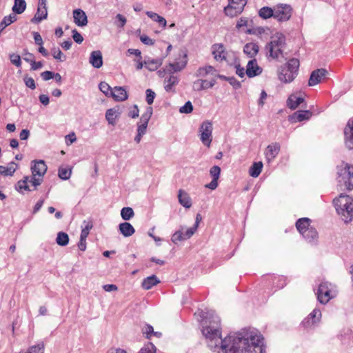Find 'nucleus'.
<instances>
[{
    "mask_svg": "<svg viewBox=\"0 0 353 353\" xmlns=\"http://www.w3.org/2000/svg\"><path fill=\"white\" fill-rule=\"evenodd\" d=\"M212 321L203 327L202 333L208 346L217 353H263V336L256 329L244 328L233 334L221 338L220 319L211 314Z\"/></svg>",
    "mask_w": 353,
    "mask_h": 353,
    "instance_id": "obj_1",
    "label": "nucleus"
},
{
    "mask_svg": "<svg viewBox=\"0 0 353 353\" xmlns=\"http://www.w3.org/2000/svg\"><path fill=\"white\" fill-rule=\"evenodd\" d=\"M352 201L353 200L350 196L343 194L333 201L337 213L345 223L351 221L353 218Z\"/></svg>",
    "mask_w": 353,
    "mask_h": 353,
    "instance_id": "obj_2",
    "label": "nucleus"
},
{
    "mask_svg": "<svg viewBox=\"0 0 353 353\" xmlns=\"http://www.w3.org/2000/svg\"><path fill=\"white\" fill-rule=\"evenodd\" d=\"M299 68V61L297 59H291L286 64L279 68V79L285 83H291L297 76Z\"/></svg>",
    "mask_w": 353,
    "mask_h": 353,
    "instance_id": "obj_3",
    "label": "nucleus"
},
{
    "mask_svg": "<svg viewBox=\"0 0 353 353\" xmlns=\"http://www.w3.org/2000/svg\"><path fill=\"white\" fill-rule=\"evenodd\" d=\"M31 163L32 176L30 183L34 187V190H36L41 184L48 168L43 160H34Z\"/></svg>",
    "mask_w": 353,
    "mask_h": 353,
    "instance_id": "obj_4",
    "label": "nucleus"
},
{
    "mask_svg": "<svg viewBox=\"0 0 353 353\" xmlns=\"http://www.w3.org/2000/svg\"><path fill=\"white\" fill-rule=\"evenodd\" d=\"M337 170L339 183L348 190L353 189V166L342 162Z\"/></svg>",
    "mask_w": 353,
    "mask_h": 353,
    "instance_id": "obj_5",
    "label": "nucleus"
},
{
    "mask_svg": "<svg viewBox=\"0 0 353 353\" xmlns=\"http://www.w3.org/2000/svg\"><path fill=\"white\" fill-rule=\"evenodd\" d=\"M285 45V38L280 34L273 37L272 40L266 46L267 53L273 59L279 57L282 54V49Z\"/></svg>",
    "mask_w": 353,
    "mask_h": 353,
    "instance_id": "obj_6",
    "label": "nucleus"
},
{
    "mask_svg": "<svg viewBox=\"0 0 353 353\" xmlns=\"http://www.w3.org/2000/svg\"><path fill=\"white\" fill-rule=\"evenodd\" d=\"M228 1L229 4L224 8V13L231 18L241 14L248 3V0H228Z\"/></svg>",
    "mask_w": 353,
    "mask_h": 353,
    "instance_id": "obj_7",
    "label": "nucleus"
},
{
    "mask_svg": "<svg viewBox=\"0 0 353 353\" xmlns=\"http://www.w3.org/2000/svg\"><path fill=\"white\" fill-rule=\"evenodd\" d=\"M212 123L208 120L203 121L199 129L201 142L207 147H210L212 141Z\"/></svg>",
    "mask_w": 353,
    "mask_h": 353,
    "instance_id": "obj_8",
    "label": "nucleus"
},
{
    "mask_svg": "<svg viewBox=\"0 0 353 353\" xmlns=\"http://www.w3.org/2000/svg\"><path fill=\"white\" fill-rule=\"evenodd\" d=\"M332 285L328 282H322L317 291V299L322 304H326L335 294L332 291Z\"/></svg>",
    "mask_w": 353,
    "mask_h": 353,
    "instance_id": "obj_9",
    "label": "nucleus"
},
{
    "mask_svg": "<svg viewBox=\"0 0 353 353\" xmlns=\"http://www.w3.org/2000/svg\"><path fill=\"white\" fill-rule=\"evenodd\" d=\"M292 13V8L288 4H278L274 6V19L279 21H288Z\"/></svg>",
    "mask_w": 353,
    "mask_h": 353,
    "instance_id": "obj_10",
    "label": "nucleus"
},
{
    "mask_svg": "<svg viewBox=\"0 0 353 353\" xmlns=\"http://www.w3.org/2000/svg\"><path fill=\"white\" fill-rule=\"evenodd\" d=\"M184 228L181 227V229L176 231L172 236V241L176 244L179 241H185L190 239L196 231V227H191L186 230L185 232H183Z\"/></svg>",
    "mask_w": 353,
    "mask_h": 353,
    "instance_id": "obj_11",
    "label": "nucleus"
},
{
    "mask_svg": "<svg viewBox=\"0 0 353 353\" xmlns=\"http://www.w3.org/2000/svg\"><path fill=\"white\" fill-rule=\"evenodd\" d=\"M212 54L216 61H228V52L221 43H215L212 46Z\"/></svg>",
    "mask_w": 353,
    "mask_h": 353,
    "instance_id": "obj_12",
    "label": "nucleus"
},
{
    "mask_svg": "<svg viewBox=\"0 0 353 353\" xmlns=\"http://www.w3.org/2000/svg\"><path fill=\"white\" fill-rule=\"evenodd\" d=\"M152 108L148 107L145 113H143L141 118L140 122L138 123L137 132L144 135L146 132L148 122L152 114Z\"/></svg>",
    "mask_w": 353,
    "mask_h": 353,
    "instance_id": "obj_13",
    "label": "nucleus"
},
{
    "mask_svg": "<svg viewBox=\"0 0 353 353\" xmlns=\"http://www.w3.org/2000/svg\"><path fill=\"white\" fill-rule=\"evenodd\" d=\"M344 142L347 148L353 149V117L349 119L344 128Z\"/></svg>",
    "mask_w": 353,
    "mask_h": 353,
    "instance_id": "obj_14",
    "label": "nucleus"
},
{
    "mask_svg": "<svg viewBox=\"0 0 353 353\" xmlns=\"http://www.w3.org/2000/svg\"><path fill=\"white\" fill-rule=\"evenodd\" d=\"M48 16L46 0H39L38 8L34 17L32 19V23H39L46 19Z\"/></svg>",
    "mask_w": 353,
    "mask_h": 353,
    "instance_id": "obj_15",
    "label": "nucleus"
},
{
    "mask_svg": "<svg viewBox=\"0 0 353 353\" xmlns=\"http://www.w3.org/2000/svg\"><path fill=\"white\" fill-rule=\"evenodd\" d=\"M327 71L324 68L316 69L312 72L309 81L308 85L314 86L321 82V80L326 77Z\"/></svg>",
    "mask_w": 353,
    "mask_h": 353,
    "instance_id": "obj_16",
    "label": "nucleus"
},
{
    "mask_svg": "<svg viewBox=\"0 0 353 353\" xmlns=\"http://www.w3.org/2000/svg\"><path fill=\"white\" fill-rule=\"evenodd\" d=\"M262 72V68L257 64L256 59H253L248 61L245 73L248 77H254Z\"/></svg>",
    "mask_w": 353,
    "mask_h": 353,
    "instance_id": "obj_17",
    "label": "nucleus"
},
{
    "mask_svg": "<svg viewBox=\"0 0 353 353\" xmlns=\"http://www.w3.org/2000/svg\"><path fill=\"white\" fill-rule=\"evenodd\" d=\"M321 318V312L320 310L315 308L308 316L303 321V325L305 327H308L319 322Z\"/></svg>",
    "mask_w": 353,
    "mask_h": 353,
    "instance_id": "obj_18",
    "label": "nucleus"
},
{
    "mask_svg": "<svg viewBox=\"0 0 353 353\" xmlns=\"http://www.w3.org/2000/svg\"><path fill=\"white\" fill-rule=\"evenodd\" d=\"M74 22L78 26H85L88 23V17L85 12L81 9H76L73 11Z\"/></svg>",
    "mask_w": 353,
    "mask_h": 353,
    "instance_id": "obj_19",
    "label": "nucleus"
},
{
    "mask_svg": "<svg viewBox=\"0 0 353 353\" xmlns=\"http://www.w3.org/2000/svg\"><path fill=\"white\" fill-rule=\"evenodd\" d=\"M280 151V145L278 143H274L269 145L265 150V155L268 162L273 160Z\"/></svg>",
    "mask_w": 353,
    "mask_h": 353,
    "instance_id": "obj_20",
    "label": "nucleus"
},
{
    "mask_svg": "<svg viewBox=\"0 0 353 353\" xmlns=\"http://www.w3.org/2000/svg\"><path fill=\"white\" fill-rule=\"evenodd\" d=\"M90 63L95 68H99L103 65V58L101 51L96 50L91 52Z\"/></svg>",
    "mask_w": 353,
    "mask_h": 353,
    "instance_id": "obj_21",
    "label": "nucleus"
},
{
    "mask_svg": "<svg viewBox=\"0 0 353 353\" xmlns=\"http://www.w3.org/2000/svg\"><path fill=\"white\" fill-rule=\"evenodd\" d=\"M178 199L179 203L185 208H190L192 206V200L188 193L183 190H179L178 192Z\"/></svg>",
    "mask_w": 353,
    "mask_h": 353,
    "instance_id": "obj_22",
    "label": "nucleus"
},
{
    "mask_svg": "<svg viewBox=\"0 0 353 353\" xmlns=\"http://www.w3.org/2000/svg\"><path fill=\"white\" fill-rule=\"evenodd\" d=\"M112 97L117 101H123L128 97L126 90L123 87H114Z\"/></svg>",
    "mask_w": 353,
    "mask_h": 353,
    "instance_id": "obj_23",
    "label": "nucleus"
},
{
    "mask_svg": "<svg viewBox=\"0 0 353 353\" xmlns=\"http://www.w3.org/2000/svg\"><path fill=\"white\" fill-rule=\"evenodd\" d=\"M119 230L125 237L131 236L135 232L134 227L128 222L120 223L119 225Z\"/></svg>",
    "mask_w": 353,
    "mask_h": 353,
    "instance_id": "obj_24",
    "label": "nucleus"
},
{
    "mask_svg": "<svg viewBox=\"0 0 353 353\" xmlns=\"http://www.w3.org/2000/svg\"><path fill=\"white\" fill-rule=\"evenodd\" d=\"M179 83V78L174 75H170L164 80V88L167 92H174V86Z\"/></svg>",
    "mask_w": 353,
    "mask_h": 353,
    "instance_id": "obj_25",
    "label": "nucleus"
},
{
    "mask_svg": "<svg viewBox=\"0 0 353 353\" xmlns=\"http://www.w3.org/2000/svg\"><path fill=\"white\" fill-rule=\"evenodd\" d=\"M121 112L119 109L110 108L106 111L105 119H107L109 124L114 125L117 119L119 118Z\"/></svg>",
    "mask_w": 353,
    "mask_h": 353,
    "instance_id": "obj_26",
    "label": "nucleus"
},
{
    "mask_svg": "<svg viewBox=\"0 0 353 353\" xmlns=\"http://www.w3.org/2000/svg\"><path fill=\"white\" fill-rule=\"evenodd\" d=\"M259 48L255 43H246L243 47V52L250 58H254L258 53Z\"/></svg>",
    "mask_w": 353,
    "mask_h": 353,
    "instance_id": "obj_27",
    "label": "nucleus"
},
{
    "mask_svg": "<svg viewBox=\"0 0 353 353\" xmlns=\"http://www.w3.org/2000/svg\"><path fill=\"white\" fill-rule=\"evenodd\" d=\"M159 283V279L155 275H152L143 280L141 286L144 290H148L157 285Z\"/></svg>",
    "mask_w": 353,
    "mask_h": 353,
    "instance_id": "obj_28",
    "label": "nucleus"
},
{
    "mask_svg": "<svg viewBox=\"0 0 353 353\" xmlns=\"http://www.w3.org/2000/svg\"><path fill=\"white\" fill-rule=\"evenodd\" d=\"M18 165L14 162H10L8 166L0 165V174L3 176H12L15 172Z\"/></svg>",
    "mask_w": 353,
    "mask_h": 353,
    "instance_id": "obj_29",
    "label": "nucleus"
},
{
    "mask_svg": "<svg viewBox=\"0 0 353 353\" xmlns=\"http://www.w3.org/2000/svg\"><path fill=\"white\" fill-rule=\"evenodd\" d=\"M304 101L301 97H298L296 94H291L287 101L288 106L292 110H295L301 103Z\"/></svg>",
    "mask_w": 353,
    "mask_h": 353,
    "instance_id": "obj_30",
    "label": "nucleus"
},
{
    "mask_svg": "<svg viewBox=\"0 0 353 353\" xmlns=\"http://www.w3.org/2000/svg\"><path fill=\"white\" fill-rule=\"evenodd\" d=\"M301 235L308 242H313L316 241L318 238V232L313 227H310L307 230H305Z\"/></svg>",
    "mask_w": 353,
    "mask_h": 353,
    "instance_id": "obj_31",
    "label": "nucleus"
},
{
    "mask_svg": "<svg viewBox=\"0 0 353 353\" xmlns=\"http://www.w3.org/2000/svg\"><path fill=\"white\" fill-rule=\"evenodd\" d=\"M312 117V112L310 110L296 111L292 117L294 121H302L308 120Z\"/></svg>",
    "mask_w": 353,
    "mask_h": 353,
    "instance_id": "obj_32",
    "label": "nucleus"
},
{
    "mask_svg": "<svg viewBox=\"0 0 353 353\" xmlns=\"http://www.w3.org/2000/svg\"><path fill=\"white\" fill-rule=\"evenodd\" d=\"M311 220L309 218H301L296 223V227L301 234L305 230L310 226Z\"/></svg>",
    "mask_w": 353,
    "mask_h": 353,
    "instance_id": "obj_33",
    "label": "nucleus"
},
{
    "mask_svg": "<svg viewBox=\"0 0 353 353\" xmlns=\"http://www.w3.org/2000/svg\"><path fill=\"white\" fill-rule=\"evenodd\" d=\"M214 67L211 65H206L204 67H200L196 72L195 76L197 77H205L210 74H214L215 72Z\"/></svg>",
    "mask_w": 353,
    "mask_h": 353,
    "instance_id": "obj_34",
    "label": "nucleus"
},
{
    "mask_svg": "<svg viewBox=\"0 0 353 353\" xmlns=\"http://www.w3.org/2000/svg\"><path fill=\"white\" fill-rule=\"evenodd\" d=\"M187 65V61L183 60L179 62L169 63L167 66V70L170 72H179L182 70Z\"/></svg>",
    "mask_w": 353,
    "mask_h": 353,
    "instance_id": "obj_35",
    "label": "nucleus"
},
{
    "mask_svg": "<svg viewBox=\"0 0 353 353\" xmlns=\"http://www.w3.org/2000/svg\"><path fill=\"white\" fill-rule=\"evenodd\" d=\"M259 15L264 19H267L270 17L274 18V7L273 8L268 6L261 8L259 11Z\"/></svg>",
    "mask_w": 353,
    "mask_h": 353,
    "instance_id": "obj_36",
    "label": "nucleus"
},
{
    "mask_svg": "<svg viewBox=\"0 0 353 353\" xmlns=\"http://www.w3.org/2000/svg\"><path fill=\"white\" fill-rule=\"evenodd\" d=\"M263 168V163L261 161L255 162L250 167L249 174L252 177H257L261 174Z\"/></svg>",
    "mask_w": 353,
    "mask_h": 353,
    "instance_id": "obj_37",
    "label": "nucleus"
},
{
    "mask_svg": "<svg viewBox=\"0 0 353 353\" xmlns=\"http://www.w3.org/2000/svg\"><path fill=\"white\" fill-rule=\"evenodd\" d=\"M144 64L146 68L150 71H154L157 70L162 64L161 59H149L144 61Z\"/></svg>",
    "mask_w": 353,
    "mask_h": 353,
    "instance_id": "obj_38",
    "label": "nucleus"
},
{
    "mask_svg": "<svg viewBox=\"0 0 353 353\" xmlns=\"http://www.w3.org/2000/svg\"><path fill=\"white\" fill-rule=\"evenodd\" d=\"M146 14L152 19L153 21L158 22L161 26H162L163 28L166 26L167 22L165 18L159 15L158 14L151 12V11H147Z\"/></svg>",
    "mask_w": 353,
    "mask_h": 353,
    "instance_id": "obj_39",
    "label": "nucleus"
},
{
    "mask_svg": "<svg viewBox=\"0 0 353 353\" xmlns=\"http://www.w3.org/2000/svg\"><path fill=\"white\" fill-rule=\"evenodd\" d=\"M56 243L60 246H65L69 243V236L67 233L59 232L56 238Z\"/></svg>",
    "mask_w": 353,
    "mask_h": 353,
    "instance_id": "obj_40",
    "label": "nucleus"
},
{
    "mask_svg": "<svg viewBox=\"0 0 353 353\" xmlns=\"http://www.w3.org/2000/svg\"><path fill=\"white\" fill-rule=\"evenodd\" d=\"M26 8V3L24 0H14V4L12 7V11L15 14H21Z\"/></svg>",
    "mask_w": 353,
    "mask_h": 353,
    "instance_id": "obj_41",
    "label": "nucleus"
},
{
    "mask_svg": "<svg viewBox=\"0 0 353 353\" xmlns=\"http://www.w3.org/2000/svg\"><path fill=\"white\" fill-rule=\"evenodd\" d=\"M83 223L84 227L81 230L80 239H86L93 225L90 221H84Z\"/></svg>",
    "mask_w": 353,
    "mask_h": 353,
    "instance_id": "obj_42",
    "label": "nucleus"
},
{
    "mask_svg": "<svg viewBox=\"0 0 353 353\" xmlns=\"http://www.w3.org/2000/svg\"><path fill=\"white\" fill-rule=\"evenodd\" d=\"M134 215V211L132 208L125 207L121 211V216L125 221H128L132 219Z\"/></svg>",
    "mask_w": 353,
    "mask_h": 353,
    "instance_id": "obj_43",
    "label": "nucleus"
},
{
    "mask_svg": "<svg viewBox=\"0 0 353 353\" xmlns=\"http://www.w3.org/2000/svg\"><path fill=\"white\" fill-rule=\"evenodd\" d=\"M30 176H25L23 180H20L18 181L17 185V189L18 191H21L22 190L30 191L28 183H30Z\"/></svg>",
    "mask_w": 353,
    "mask_h": 353,
    "instance_id": "obj_44",
    "label": "nucleus"
},
{
    "mask_svg": "<svg viewBox=\"0 0 353 353\" xmlns=\"http://www.w3.org/2000/svg\"><path fill=\"white\" fill-rule=\"evenodd\" d=\"M99 90L107 97H112L113 89L105 82H101L99 85Z\"/></svg>",
    "mask_w": 353,
    "mask_h": 353,
    "instance_id": "obj_45",
    "label": "nucleus"
},
{
    "mask_svg": "<svg viewBox=\"0 0 353 353\" xmlns=\"http://www.w3.org/2000/svg\"><path fill=\"white\" fill-rule=\"evenodd\" d=\"M52 57L59 61H64L66 59V57L62 53L59 48H53L51 50Z\"/></svg>",
    "mask_w": 353,
    "mask_h": 353,
    "instance_id": "obj_46",
    "label": "nucleus"
},
{
    "mask_svg": "<svg viewBox=\"0 0 353 353\" xmlns=\"http://www.w3.org/2000/svg\"><path fill=\"white\" fill-rule=\"evenodd\" d=\"M138 353H156V347L152 343H149L142 347Z\"/></svg>",
    "mask_w": 353,
    "mask_h": 353,
    "instance_id": "obj_47",
    "label": "nucleus"
},
{
    "mask_svg": "<svg viewBox=\"0 0 353 353\" xmlns=\"http://www.w3.org/2000/svg\"><path fill=\"white\" fill-rule=\"evenodd\" d=\"M58 174L61 179L66 180L70 177L71 170L61 168L59 169Z\"/></svg>",
    "mask_w": 353,
    "mask_h": 353,
    "instance_id": "obj_48",
    "label": "nucleus"
},
{
    "mask_svg": "<svg viewBox=\"0 0 353 353\" xmlns=\"http://www.w3.org/2000/svg\"><path fill=\"white\" fill-rule=\"evenodd\" d=\"M115 24L119 28H123L126 23V18L121 14H117L115 17Z\"/></svg>",
    "mask_w": 353,
    "mask_h": 353,
    "instance_id": "obj_49",
    "label": "nucleus"
},
{
    "mask_svg": "<svg viewBox=\"0 0 353 353\" xmlns=\"http://www.w3.org/2000/svg\"><path fill=\"white\" fill-rule=\"evenodd\" d=\"M192 110H193V106H192V103L190 101H187L185 103V105H183L182 107H181L179 109V112L181 113H185V114L190 113L192 112Z\"/></svg>",
    "mask_w": 353,
    "mask_h": 353,
    "instance_id": "obj_50",
    "label": "nucleus"
},
{
    "mask_svg": "<svg viewBox=\"0 0 353 353\" xmlns=\"http://www.w3.org/2000/svg\"><path fill=\"white\" fill-rule=\"evenodd\" d=\"M220 173L221 168L218 165H214L210 170V174L212 179H219Z\"/></svg>",
    "mask_w": 353,
    "mask_h": 353,
    "instance_id": "obj_51",
    "label": "nucleus"
},
{
    "mask_svg": "<svg viewBox=\"0 0 353 353\" xmlns=\"http://www.w3.org/2000/svg\"><path fill=\"white\" fill-rule=\"evenodd\" d=\"M146 93V101L148 105H152L154 102V99L155 98L156 94L151 89H147L145 91Z\"/></svg>",
    "mask_w": 353,
    "mask_h": 353,
    "instance_id": "obj_52",
    "label": "nucleus"
},
{
    "mask_svg": "<svg viewBox=\"0 0 353 353\" xmlns=\"http://www.w3.org/2000/svg\"><path fill=\"white\" fill-rule=\"evenodd\" d=\"M10 59L11 63L17 67H21V57L19 55L16 54H10Z\"/></svg>",
    "mask_w": 353,
    "mask_h": 353,
    "instance_id": "obj_53",
    "label": "nucleus"
},
{
    "mask_svg": "<svg viewBox=\"0 0 353 353\" xmlns=\"http://www.w3.org/2000/svg\"><path fill=\"white\" fill-rule=\"evenodd\" d=\"M23 59L24 61L28 63H32L34 61V56L33 54L29 52L26 49L23 51Z\"/></svg>",
    "mask_w": 353,
    "mask_h": 353,
    "instance_id": "obj_54",
    "label": "nucleus"
},
{
    "mask_svg": "<svg viewBox=\"0 0 353 353\" xmlns=\"http://www.w3.org/2000/svg\"><path fill=\"white\" fill-rule=\"evenodd\" d=\"M24 83L28 88L32 90H34L36 88L34 80L32 77H25Z\"/></svg>",
    "mask_w": 353,
    "mask_h": 353,
    "instance_id": "obj_55",
    "label": "nucleus"
},
{
    "mask_svg": "<svg viewBox=\"0 0 353 353\" xmlns=\"http://www.w3.org/2000/svg\"><path fill=\"white\" fill-rule=\"evenodd\" d=\"M72 38L79 44L81 43L83 41L82 35L76 29L72 30Z\"/></svg>",
    "mask_w": 353,
    "mask_h": 353,
    "instance_id": "obj_56",
    "label": "nucleus"
},
{
    "mask_svg": "<svg viewBox=\"0 0 353 353\" xmlns=\"http://www.w3.org/2000/svg\"><path fill=\"white\" fill-rule=\"evenodd\" d=\"M143 334H145L146 336V338L148 339H150L151 336H152V334L153 333V331H154V329H153V327L150 325H146L143 328Z\"/></svg>",
    "mask_w": 353,
    "mask_h": 353,
    "instance_id": "obj_57",
    "label": "nucleus"
},
{
    "mask_svg": "<svg viewBox=\"0 0 353 353\" xmlns=\"http://www.w3.org/2000/svg\"><path fill=\"white\" fill-rule=\"evenodd\" d=\"M139 110L137 105H134L132 109L128 112V116L132 119H135L139 117Z\"/></svg>",
    "mask_w": 353,
    "mask_h": 353,
    "instance_id": "obj_58",
    "label": "nucleus"
},
{
    "mask_svg": "<svg viewBox=\"0 0 353 353\" xmlns=\"http://www.w3.org/2000/svg\"><path fill=\"white\" fill-rule=\"evenodd\" d=\"M140 40L142 43L147 46H152L154 43V41L153 39H150L149 37L145 34L140 37Z\"/></svg>",
    "mask_w": 353,
    "mask_h": 353,
    "instance_id": "obj_59",
    "label": "nucleus"
},
{
    "mask_svg": "<svg viewBox=\"0 0 353 353\" xmlns=\"http://www.w3.org/2000/svg\"><path fill=\"white\" fill-rule=\"evenodd\" d=\"M248 21L247 18L241 17L238 20L236 25V28L237 29H240L242 27H245L248 26Z\"/></svg>",
    "mask_w": 353,
    "mask_h": 353,
    "instance_id": "obj_60",
    "label": "nucleus"
},
{
    "mask_svg": "<svg viewBox=\"0 0 353 353\" xmlns=\"http://www.w3.org/2000/svg\"><path fill=\"white\" fill-rule=\"evenodd\" d=\"M215 80H211V81H208V80H205V79H202V85L203 86V90L205 89H208V88H212L214 84H215Z\"/></svg>",
    "mask_w": 353,
    "mask_h": 353,
    "instance_id": "obj_61",
    "label": "nucleus"
},
{
    "mask_svg": "<svg viewBox=\"0 0 353 353\" xmlns=\"http://www.w3.org/2000/svg\"><path fill=\"white\" fill-rule=\"evenodd\" d=\"M202 79H198L193 82V90L196 91H201L203 90V86L202 85Z\"/></svg>",
    "mask_w": 353,
    "mask_h": 353,
    "instance_id": "obj_62",
    "label": "nucleus"
},
{
    "mask_svg": "<svg viewBox=\"0 0 353 353\" xmlns=\"http://www.w3.org/2000/svg\"><path fill=\"white\" fill-rule=\"evenodd\" d=\"M41 77L44 81H48L54 78V72L51 71H45L41 74Z\"/></svg>",
    "mask_w": 353,
    "mask_h": 353,
    "instance_id": "obj_63",
    "label": "nucleus"
},
{
    "mask_svg": "<svg viewBox=\"0 0 353 353\" xmlns=\"http://www.w3.org/2000/svg\"><path fill=\"white\" fill-rule=\"evenodd\" d=\"M33 37L34 42L37 45L42 46L43 45V39L40 34L37 32H33Z\"/></svg>",
    "mask_w": 353,
    "mask_h": 353,
    "instance_id": "obj_64",
    "label": "nucleus"
}]
</instances>
